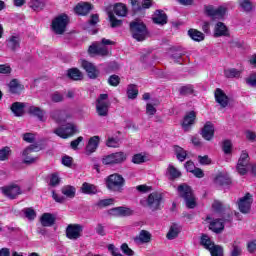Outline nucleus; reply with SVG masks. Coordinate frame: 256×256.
Returning <instances> with one entry per match:
<instances>
[{"instance_id":"nucleus-1","label":"nucleus","mask_w":256,"mask_h":256,"mask_svg":"<svg viewBox=\"0 0 256 256\" xmlns=\"http://www.w3.org/2000/svg\"><path fill=\"white\" fill-rule=\"evenodd\" d=\"M130 33L136 41H145V39H147V35H149L147 26L141 20H134L130 22Z\"/></svg>"},{"instance_id":"nucleus-2","label":"nucleus","mask_w":256,"mask_h":256,"mask_svg":"<svg viewBox=\"0 0 256 256\" xmlns=\"http://www.w3.org/2000/svg\"><path fill=\"white\" fill-rule=\"evenodd\" d=\"M107 45H115V42L103 38L100 43L92 44L88 52L91 55H100V57H108L109 53H111V48L107 47Z\"/></svg>"},{"instance_id":"nucleus-3","label":"nucleus","mask_w":256,"mask_h":256,"mask_svg":"<svg viewBox=\"0 0 256 256\" xmlns=\"http://www.w3.org/2000/svg\"><path fill=\"white\" fill-rule=\"evenodd\" d=\"M178 193L186 203L188 209H195L197 207V202L195 201V196H193V190L187 184H181L178 186Z\"/></svg>"},{"instance_id":"nucleus-4","label":"nucleus","mask_w":256,"mask_h":256,"mask_svg":"<svg viewBox=\"0 0 256 256\" xmlns=\"http://www.w3.org/2000/svg\"><path fill=\"white\" fill-rule=\"evenodd\" d=\"M67 25H69V16L67 14H61L53 19L52 21V31L56 33V35H63L67 29Z\"/></svg>"},{"instance_id":"nucleus-5","label":"nucleus","mask_w":256,"mask_h":256,"mask_svg":"<svg viewBox=\"0 0 256 256\" xmlns=\"http://www.w3.org/2000/svg\"><path fill=\"white\" fill-rule=\"evenodd\" d=\"M1 193L4 195V197H7V199H17L19 195L23 194V190H21V186H19L17 183H10L6 186H3L0 188Z\"/></svg>"},{"instance_id":"nucleus-6","label":"nucleus","mask_w":256,"mask_h":256,"mask_svg":"<svg viewBox=\"0 0 256 256\" xmlns=\"http://www.w3.org/2000/svg\"><path fill=\"white\" fill-rule=\"evenodd\" d=\"M109 95L108 94H100L98 99L96 100V113L99 117H107L109 115Z\"/></svg>"},{"instance_id":"nucleus-7","label":"nucleus","mask_w":256,"mask_h":256,"mask_svg":"<svg viewBox=\"0 0 256 256\" xmlns=\"http://www.w3.org/2000/svg\"><path fill=\"white\" fill-rule=\"evenodd\" d=\"M106 185L110 191H121L125 185V178L119 174H111L106 180Z\"/></svg>"},{"instance_id":"nucleus-8","label":"nucleus","mask_w":256,"mask_h":256,"mask_svg":"<svg viewBox=\"0 0 256 256\" xmlns=\"http://www.w3.org/2000/svg\"><path fill=\"white\" fill-rule=\"evenodd\" d=\"M124 161H127V154L125 152L112 153L102 158L103 165H120Z\"/></svg>"},{"instance_id":"nucleus-9","label":"nucleus","mask_w":256,"mask_h":256,"mask_svg":"<svg viewBox=\"0 0 256 256\" xmlns=\"http://www.w3.org/2000/svg\"><path fill=\"white\" fill-rule=\"evenodd\" d=\"M163 201V194L159 192H153L149 194L146 205L151 211H159L161 209V202Z\"/></svg>"},{"instance_id":"nucleus-10","label":"nucleus","mask_w":256,"mask_h":256,"mask_svg":"<svg viewBox=\"0 0 256 256\" xmlns=\"http://www.w3.org/2000/svg\"><path fill=\"white\" fill-rule=\"evenodd\" d=\"M76 131L77 126L73 123H68L64 127L55 129L54 133L55 135H58V137H61L62 139H68V137L75 135Z\"/></svg>"},{"instance_id":"nucleus-11","label":"nucleus","mask_w":256,"mask_h":256,"mask_svg":"<svg viewBox=\"0 0 256 256\" xmlns=\"http://www.w3.org/2000/svg\"><path fill=\"white\" fill-rule=\"evenodd\" d=\"M83 233V225L81 224H69L66 228V237L72 241H77Z\"/></svg>"},{"instance_id":"nucleus-12","label":"nucleus","mask_w":256,"mask_h":256,"mask_svg":"<svg viewBox=\"0 0 256 256\" xmlns=\"http://www.w3.org/2000/svg\"><path fill=\"white\" fill-rule=\"evenodd\" d=\"M35 149H37V146L30 145L23 151L22 157L25 165H33V163H37V161H39V157L33 155V153H35Z\"/></svg>"},{"instance_id":"nucleus-13","label":"nucleus","mask_w":256,"mask_h":256,"mask_svg":"<svg viewBox=\"0 0 256 256\" xmlns=\"http://www.w3.org/2000/svg\"><path fill=\"white\" fill-rule=\"evenodd\" d=\"M251 205H253V196L250 193H247L238 201V209L240 213H251Z\"/></svg>"},{"instance_id":"nucleus-14","label":"nucleus","mask_w":256,"mask_h":256,"mask_svg":"<svg viewBox=\"0 0 256 256\" xmlns=\"http://www.w3.org/2000/svg\"><path fill=\"white\" fill-rule=\"evenodd\" d=\"M249 167H250L249 166V154L247 152L243 151L238 160L236 169H237L239 175H246Z\"/></svg>"},{"instance_id":"nucleus-15","label":"nucleus","mask_w":256,"mask_h":256,"mask_svg":"<svg viewBox=\"0 0 256 256\" xmlns=\"http://www.w3.org/2000/svg\"><path fill=\"white\" fill-rule=\"evenodd\" d=\"M205 12L209 17H212V19H223L225 17V14L227 13V8L220 6L218 8H215L213 6H206Z\"/></svg>"},{"instance_id":"nucleus-16","label":"nucleus","mask_w":256,"mask_h":256,"mask_svg":"<svg viewBox=\"0 0 256 256\" xmlns=\"http://www.w3.org/2000/svg\"><path fill=\"white\" fill-rule=\"evenodd\" d=\"M109 215H113V217H131V215L135 214V211H133L129 207L125 206H119L115 208H111L108 210Z\"/></svg>"},{"instance_id":"nucleus-17","label":"nucleus","mask_w":256,"mask_h":256,"mask_svg":"<svg viewBox=\"0 0 256 256\" xmlns=\"http://www.w3.org/2000/svg\"><path fill=\"white\" fill-rule=\"evenodd\" d=\"M196 119H197V113H195V111H190L186 113L182 121L183 131H185L186 133L191 131V127L195 125Z\"/></svg>"},{"instance_id":"nucleus-18","label":"nucleus","mask_w":256,"mask_h":256,"mask_svg":"<svg viewBox=\"0 0 256 256\" xmlns=\"http://www.w3.org/2000/svg\"><path fill=\"white\" fill-rule=\"evenodd\" d=\"M232 219L233 218L231 217V215H228L227 218H224L223 220L215 219L212 222H210L209 228L214 233H221V231H223V229H225V224H223V223H231Z\"/></svg>"},{"instance_id":"nucleus-19","label":"nucleus","mask_w":256,"mask_h":256,"mask_svg":"<svg viewBox=\"0 0 256 256\" xmlns=\"http://www.w3.org/2000/svg\"><path fill=\"white\" fill-rule=\"evenodd\" d=\"M82 67L86 71L89 79H97V77H99V69H97V66L93 63L82 60Z\"/></svg>"},{"instance_id":"nucleus-20","label":"nucleus","mask_w":256,"mask_h":256,"mask_svg":"<svg viewBox=\"0 0 256 256\" xmlns=\"http://www.w3.org/2000/svg\"><path fill=\"white\" fill-rule=\"evenodd\" d=\"M200 135L205 141H211L215 137V125L211 121L206 122Z\"/></svg>"},{"instance_id":"nucleus-21","label":"nucleus","mask_w":256,"mask_h":256,"mask_svg":"<svg viewBox=\"0 0 256 256\" xmlns=\"http://www.w3.org/2000/svg\"><path fill=\"white\" fill-rule=\"evenodd\" d=\"M51 119H53L56 123H65L71 115H69V112L67 110H53L50 113Z\"/></svg>"},{"instance_id":"nucleus-22","label":"nucleus","mask_w":256,"mask_h":256,"mask_svg":"<svg viewBox=\"0 0 256 256\" xmlns=\"http://www.w3.org/2000/svg\"><path fill=\"white\" fill-rule=\"evenodd\" d=\"M214 97L216 103H219L220 107L225 109L227 105H229V97H227V94L221 90V88H217L214 92Z\"/></svg>"},{"instance_id":"nucleus-23","label":"nucleus","mask_w":256,"mask_h":256,"mask_svg":"<svg viewBox=\"0 0 256 256\" xmlns=\"http://www.w3.org/2000/svg\"><path fill=\"white\" fill-rule=\"evenodd\" d=\"M214 184L216 187H227L231 185V178H229V175L220 172L215 176Z\"/></svg>"},{"instance_id":"nucleus-24","label":"nucleus","mask_w":256,"mask_h":256,"mask_svg":"<svg viewBox=\"0 0 256 256\" xmlns=\"http://www.w3.org/2000/svg\"><path fill=\"white\" fill-rule=\"evenodd\" d=\"M99 140V136H93L89 139L85 149L86 155H92V153L97 151V147H99Z\"/></svg>"},{"instance_id":"nucleus-25","label":"nucleus","mask_w":256,"mask_h":256,"mask_svg":"<svg viewBox=\"0 0 256 256\" xmlns=\"http://www.w3.org/2000/svg\"><path fill=\"white\" fill-rule=\"evenodd\" d=\"M134 243H136V245L151 243V233L147 230H141L139 235L134 238Z\"/></svg>"},{"instance_id":"nucleus-26","label":"nucleus","mask_w":256,"mask_h":256,"mask_svg":"<svg viewBox=\"0 0 256 256\" xmlns=\"http://www.w3.org/2000/svg\"><path fill=\"white\" fill-rule=\"evenodd\" d=\"M182 229H183V227H181V225H179L178 223H172V225L170 226V229L166 235L167 239L169 241H173V239H177V237H179V234L181 233Z\"/></svg>"},{"instance_id":"nucleus-27","label":"nucleus","mask_w":256,"mask_h":256,"mask_svg":"<svg viewBox=\"0 0 256 256\" xmlns=\"http://www.w3.org/2000/svg\"><path fill=\"white\" fill-rule=\"evenodd\" d=\"M6 47H8L10 51H17V49L21 47V38L19 35L10 36L6 41Z\"/></svg>"},{"instance_id":"nucleus-28","label":"nucleus","mask_w":256,"mask_h":256,"mask_svg":"<svg viewBox=\"0 0 256 256\" xmlns=\"http://www.w3.org/2000/svg\"><path fill=\"white\" fill-rule=\"evenodd\" d=\"M25 107H27V105L23 102H14L10 109L15 117H23V115H25Z\"/></svg>"},{"instance_id":"nucleus-29","label":"nucleus","mask_w":256,"mask_h":256,"mask_svg":"<svg viewBox=\"0 0 256 256\" xmlns=\"http://www.w3.org/2000/svg\"><path fill=\"white\" fill-rule=\"evenodd\" d=\"M8 87L12 95H20L21 91L25 89V87L22 84H20L19 80L17 79L11 80L10 83L8 84Z\"/></svg>"},{"instance_id":"nucleus-30","label":"nucleus","mask_w":256,"mask_h":256,"mask_svg":"<svg viewBox=\"0 0 256 256\" xmlns=\"http://www.w3.org/2000/svg\"><path fill=\"white\" fill-rule=\"evenodd\" d=\"M55 220V215L51 213H44L40 218V223L42 227H53V225H55Z\"/></svg>"},{"instance_id":"nucleus-31","label":"nucleus","mask_w":256,"mask_h":256,"mask_svg":"<svg viewBox=\"0 0 256 256\" xmlns=\"http://www.w3.org/2000/svg\"><path fill=\"white\" fill-rule=\"evenodd\" d=\"M215 37H227L229 35V29L223 22H218L214 29Z\"/></svg>"},{"instance_id":"nucleus-32","label":"nucleus","mask_w":256,"mask_h":256,"mask_svg":"<svg viewBox=\"0 0 256 256\" xmlns=\"http://www.w3.org/2000/svg\"><path fill=\"white\" fill-rule=\"evenodd\" d=\"M153 23L156 25H167V14L163 10H156Z\"/></svg>"},{"instance_id":"nucleus-33","label":"nucleus","mask_w":256,"mask_h":256,"mask_svg":"<svg viewBox=\"0 0 256 256\" xmlns=\"http://www.w3.org/2000/svg\"><path fill=\"white\" fill-rule=\"evenodd\" d=\"M29 115H33L34 117H37L39 121H45V112L43 109L37 107V106H30L28 108Z\"/></svg>"},{"instance_id":"nucleus-34","label":"nucleus","mask_w":256,"mask_h":256,"mask_svg":"<svg viewBox=\"0 0 256 256\" xmlns=\"http://www.w3.org/2000/svg\"><path fill=\"white\" fill-rule=\"evenodd\" d=\"M243 255V246L241 242L234 241L230 247V256H242Z\"/></svg>"},{"instance_id":"nucleus-35","label":"nucleus","mask_w":256,"mask_h":256,"mask_svg":"<svg viewBox=\"0 0 256 256\" xmlns=\"http://www.w3.org/2000/svg\"><path fill=\"white\" fill-rule=\"evenodd\" d=\"M75 13L77 15H87L89 11H91V4L89 3H79L75 8H74Z\"/></svg>"},{"instance_id":"nucleus-36","label":"nucleus","mask_w":256,"mask_h":256,"mask_svg":"<svg viewBox=\"0 0 256 256\" xmlns=\"http://www.w3.org/2000/svg\"><path fill=\"white\" fill-rule=\"evenodd\" d=\"M188 35L190 39H192L193 41H197L198 43L205 40V34L197 29L188 30Z\"/></svg>"},{"instance_id":"nucleus-37","label":"nucleus","mask_w":256,"mask_h":256,"mask_svg":"<svg viewBox=\"0 0 256 256\" xmlns=\"http://www.w3.org/2000/svg\"><path fill=\"white\" fill-rule=\"evenodd\" d=\"M67 77L72 79V81H81L83 79V73L77 68H71L67 71Z\"/></svg>"},{"instance_id":"nucleus-38","label":"nucleus","mask_w":256,"mask_h":256,"mask_svg":"<svg viewBox=\"0 0 256 256\" xmlns=\"http://www.w3.org/2000/svg\"><path fill=\"white\" fill-rule=\"evenodd\" d=\"M81 191L85 195H95V193H97V187L93 184H89L87 182H84L82 184Z\"/></svg>"},{"instance_id":"nucleus-39","label":"nucleus","mask_w":256,"mask_h":256,"mask_svg":"<svg viewBox=\"0 0 256 256\" xmlns=\"http://www.w3.org/2000/svg\"><path fill=\"white\" fill-rule=\"evenodd\" d=\"M200 245L204 247V249H207L208 251L214 247L215 243L211 241V238L207 234H202L200 238Z\"/></svg>"},{"instance_id":"nucleus-40","label":"nucleus","mask_w":256,"mask_h":256,"mask_svg":"<svg viewBox=\"0 0 256 256\" xmlns=\"http://www.w3.org/2000/svg\"><path fill=\"white\" fill-rule=\"evenodd\" d=\"M224 76L227 79H235L237 77H241V71L235 69V68H228L224 70Z\"/></svg>"},{"instance_id":"nucleus-41","label":"nucleus","mask_w":256,"mask_h":256,"mask_svg":"<svg viewBox=\"0 0 256 256\" xmlns=\"http://www.w3.org/2000/svg\"><path fill=\"white\" fill-rule=\"evenodd\" d=\"M29 7L33 9V11H42L45 8V0H32L29 3Z\"/></svg>"},{"instance_id":"nucleus-42","label":"nucleus","mask_w":256,"mask_h":256,"mask_svg":"<svg viewBox=\"0 0 256 256\" xmlns=\"http://www.w3.org/2000/svg\"><path fill=\"white\" fill-rule=\"evenodd\" d=\"M114 13L118 17H125L127 15V6L124 4H116L114 6Z\"/></svg>"},{"instance_id":"nucleus-43","label":"nucleus","mask_w":256,"mask_h":256,"mask_svg":"<svg viewBox=\"0 0 256 256\" xmlns=\"http://www.w3.org/2000/svg\"><path fill=\"white\" fill-rule=\"evenodd\" d=\"M167 173L170 176L169 179L171 180L179 179V177H181V172L177 170V168H175L173 165H169Z\"/></svg>"},{"instance_id":"nucleus-44","label":"nucleus","mask_w":256,"mask_h":256,"mask_svg":"<svg viewBox=\"0 0 256 256\" xmlns=\"http://www.w3.org/2000/svg\"><path fill=\"white\" fill-rule=\"evenodd\" d=\"M22 212L25 215L26 219H28V221H35V218L37 217V212H35L33 208H24Z\"/></svg>"},{"instance_id":"nucleus-45","label":"nucleus","mask_w":256,"mask_h":256,"mask_svg":"<svg viewBox=\"0 0 256 256\" xmlns=\"http://www.w3.org/2000/svg\"><path fill=\"white\" fill-rule=\"evenodd\" d=\"M175 153L178 161L183 162L185 159H187V151H185V149L175 146Z\"/></svg>"},{"instance_id":"nucleus-46","label":"nucleus","mask_w":256,"mask_h":256,"mask_svg":"<svg viewBox=\"0 0 256 256\" xmlns=\"http://www.w3.org/2000/svg\"><path fill=\"white\" fill-rule=\"evenodd\" d=\"M128 99H137V95H139V90H137V86L131 84L127 89Z\"/></svg>"},{"instance_id":"nucleus-47","label":"nucleus","mask_w":256,"mask_h":256,"mask_svg":"<svg viewBox=\"0 0 256 256\" xmlns=\"http://www.w3.org/2000/svg\"><path fill=\"white\" fill-rule=\"evenodd\" d=\"M108 17L112 28L121 27V25H123V21L116 19L115 14H113V12H109Z\"/></svg>"},{"instance_id":"nucleus-48","label":"nucleus","mask_w":256,"mask_h":256,"mask_svg":"<svg viewBox=\"0 0 256 256\" xmlns=\"http://www.w3.org/2000/svg\"><path fill=\"white\" fill-rule=\"evenodd\" d=\"M75 187L73 186H64L62 188V193L63 195H65L66 197H69L70 199H73V197H75Z\"/></svg>"},{"instance_id":"nucleus-49","label":"nucleus","mask_w":256,"mask_h":256,"mask_svg":"<svg viewBox=\"0 0 256 256\" xmlns=\"http://www.w3.org/2000/svg\"><path fill=\"white\" fill-rule=\"evenodd\" d=\"M239 5L243 9V11L249 12L253 9V4L250 0H239Z\"/></svg>"},{"instance_id":"nucleus-50","label":"nucleus","mask_w":256,"mask_h":256,"mask_svg":"<svg viewBox=\"0 0 256 256\" xmlns=\"http://www.w3.org/2000/svg\"><path fill=\"white\" fill-rule=\"evenodd\" d=\"M193 85L189 84V85H186V86H182L180 89H179V93L180 95H184V96H187V95H193Z\"/></svg>"},{"instance_id":"nucleus-51","label":"nucleus","mask_w":256,"mask_h":256,"mask_svg":"<svg viewBox=\"0 0 256 256\" xmlns=\"http://www.w3.org/2000/svg\"><path fill=\"white\" fill-rule=\"evenodd\" d=\"M61 183V178H59V175L57 173H53L50 175V181L49 185L50 187H57Z\"/></svg>"},{"instance_id":"nucleus-52","label":"nucleus","mask_w":256,"mask_h":256,"mask_svg":"<svg viewBox=\"0 0 256 256\" xmlns=\"http://www.w3.org/2000/svg\"><path fill=\"white\" fill-rule=\"evenodd\" d=\"M9 155H11V148L4 147L0 150V161H7L9 159Z\"/></svg>"},{"instance_id":"nucleus-53","label":"nucleus","mask_w":256,"mask_h":256,"mask_svg":"<svg viewBox=\"0 0 256 256\" xmlns=\"http://www.w3.org/2000/svg\"><path fill=\"white\" fill-rule=\"evenodd\" d=\"M209 251L211 253V256H223V247L219 245L212 246Z\"/></svg>"},{"instance_id":"nucleus-54","label":"nucleus","mask_w":256,"mask_h":256,"mask_svg":"<svg viewBox=\"0 0 256 256\" xmlns=\"http://www.w3.org/2000/svg\"><path fill=\"white\" fill-rule=\"evenodd\" d=\"M115 200L113 198L109 199H103L96 203L97 207H100V209H103V207H109V205H113Z\"/></svg>"},{"instance_id":"nucleus-55","label":"nucleus","mask_w":256,"mask_h":256,"mask_svg":"<svg viewBox=\"0 0 256 256\" xmlns=\"http://www.w3.org/2000/svg\"><path fill=\"white\" fill-rule=\"evenodd\" d=\"M108 83L112 86V87H117V85H119V83H121V78L115 74L111 75L108 78Z\"/></svg>"},{"instance_id":"nucleus-56","label":"nucleus","mask_w":256,"mask_h":256,"mask_svg":"<svg viewBox=\"0 0 256 256\" xmlns=\"http://www.w3.org/2000/svg\"><path fill=\"white\" fill-rule=\"evenodd\" d=\"M231 149H233V144L229 140H225L222 145V150L225 155H229L231 153Z\"/></svg>"},{"instance_id":"nucleus-57","label":"nucleus","mask_w":256,"mask_h":256,"mask_svg":"<svg viewBox=\"0 0 256 256\" xmlns=\"http://www.w3.org/2000/svg\"><path fill=\"white\" fill-rule=\"evenodd\" d=\"M120 249L122 253H124V255H127V256L135 255V252L131 248H129V245H127V243H123Z\"/></svg>"},{"instance_id":"nucleus-58","label":"nucleus","mask_w":256,"mask_h":256,"mask_svg":"<svg viewBox=\"0 0 256 256\" xmlns=\"http://www.w3.org/2000/svg\"><path fill=\"white\" fill-rule=\"evenodd\" d=\"M171 59L174 61V63H178L179 65L183 64V53L181 52H175L171 55Z\"/></svg>"},{"instance_id":"nucleus-59","label":"nucleus","mask_w":256,"mask_h":256,"mask_svg":"<svg viewBox=\"0 0 256 256\" xmlns=\"http://www.w3.org/2000/svg\"><path fill=\"white\" fill-rule=\"evenodd\" d=\"M198 162L200 163V165H211L212 160L211 158H209L208 155H205V156H198Z\"/></svg>"},{"instance_id":"nucleus-60","label":"nucleus","mask_w":256,"mask_h":256,"mask_svg":"<svg viewBox=\"0 0 256 256\" xmlns=\"http://www.w3.org/2000/svg\"><path fill=\"white\" fill-rule=\"evenodd\" d=\"M12 69L11 66H9V64H0V73L2 75H10Z\"/></svg>"},{"instance_id":"nucleus-61","label":"nucleus","mask_w":256,"mask_h":256,"mask_svg":"<svg viewBox=\"0 0 256 256\" xmlns=\"http://www.w3.org/2000/svg\"><path fill=\"white\" fill-rule=\"evenodd\" d=\"M23 141L26 143H34L35 142V134L33 133H24L23 134Z\"/></svg>"},{"instance_id":"nucleus-62","label":"nucleus","mask_w":256,"mask_h":256,"mask_svg":"<svg viewBox=\"0 0 256 256\" xmlns=\"http://www.w3.org/2000/svg\"><path fill=\"white\" fill-rule=\"evenodd\" d=\"M63 99H64V96H63V94H61V92H54L52 94V101L54 103H61V101H63Z\"/></svg>"},{"instance_id":"nucleus-63","label":"nucleus","mask_w":256,"mask_h":256,"mask_svg":"<svg viewBox=\"0 0 256 256\" xmlns=\"http://www.w3.org/2000/svg\"><path fill=\"white\" fill-rule=\"evenodd\" d=\"M132 163L139 164V163H145V156L142 154H136L132 158Z\"/></svg>"},{"instance_id":"nucleus-64","label":"nucleus","mask_w":256,"mask_h":256,"mask_svg":"<svg viewBox=\"0 0 256 256\" xmlns=\"http://www.w3.org/2000/svg\"><path fill=\"white\" fill-rule=\"evenodd\" d=\"M246 83L250 85V87H256V73L251 74L247 78Z\"/></svg>"}]
</instances>
